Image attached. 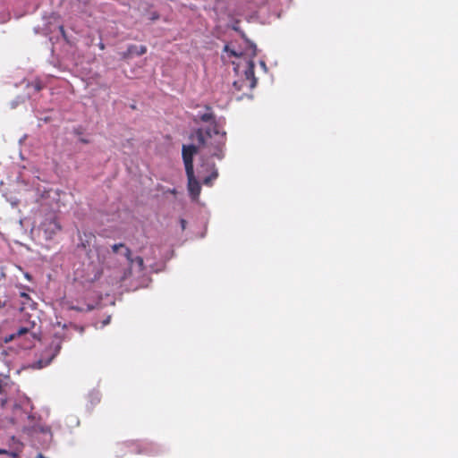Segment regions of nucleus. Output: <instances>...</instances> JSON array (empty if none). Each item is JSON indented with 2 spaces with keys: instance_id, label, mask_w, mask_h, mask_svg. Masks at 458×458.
Masks as SVG:
<instances>
[{
  "instance_id": "nucleus-3",
  "label": "nucleus",
  "mask_w": 458,
  "mask_h": 458,
  "mask_svg": "<svg viewBox=\"0 0 458 458\" xmlns=\"http://www.w3.org/2000/svg\"><path fill=\"white\" fill-rule=\"evenodd\" d=\"M241 66H242L244 68L242 72L244 73L246 80L250 83V87L254 88L257 84V79H256L255 73H254V67H255L254 62L252 60H247L244 58L242 61H241L239 64H237L236 66L234 67V70L236 72H239Z\"/></svg>"
},
{
  "instance_id": "nucleus-6",
  "label": "nucleus",
  "mask_w": 458,
  "mask_h": 458,
  "mask_svg": "<svg viewBox=\"0 0 458 458\" xmlns=\"http://www.w3.org/2000/svg\"><path fill=\"white\" fill-rule=\"evenodd\" d=\"M128 264H129V267L126 269H124L123 275L120 276L121 282L125 281L126 279H128L131 276V274H132L131 269L134 265L137 266L138 271L140 273H142L145 269L144 260L140 256H138L134 259L132 258V262L128 261Z\"/></svg>"
},
{
  "instance_id": "nucleus-14",
  "label": "nucleus",
  "mask_w": 458,
  "mask_h": 458,
  "mask_svg": "<svg viewBox=\"0 0 458 458\" xmlns=\"http://www.w3.org/2000/svg\"><path fill=\"white\" fill-rule=\"evenodd\" d=\"M59 32H61V33L63 34V36H64V37L65 36V34H64V29H63V27H62V26H59Z\"/></svg>"
},
{
  "instance_id": "nucleus-13",
  "label": "nucleus",
  "mask_w": 458,
  "mask_h": 458,
  "mask_svg": "<svg viewBox=\"0 0 458 458\" xmlns=\"http://www.w3.org/2000/svg\"><path fill=\"white\" fill-rule=\"evenodd\" d=\"M181 225H182V229H184L185 228V225H186V221L184 219H181Z\"/></svg>"
},
{
  "instance_id": "nucleus-17",
  "label": "nucleus",
  "mask_w": 458,
  "mask_h": 458,
  "mask_svg": "<svg viewBox=\"0 0 458 458\" xmlns=\"http://www.w3.org/2000/svg\"><path fill=\"white\" fill-rule=\"evenodd\" d=\"M81 141L82 143H84V144H87V143H89V141H88V140H83V139H82V140H81Z\"/></svg>"
},
{
  "instance_id": "nucleus-16",
  "label": "nucleus",
  "mask_w": 458,
  "mask_h": 458,
  "mask_svg": "<svg viewBox=\"0 0 458 458\" xmlns=\"http://www.w3.org/2000/svg\"><path fill=\"white\" fill-rule=\"evenodd\" d=\"M99 48L102 50L105 49V45L102 42L99 44Z\"/></svg>"
},
{
  "instance_id": "nucleus-12",
  "label": "nucleus",
  "mask_w": 458,
  "mask_h": 458,
  "mask_svg": "<svg viewBox=\"0 0 458 458\" xmlns=\"http://www.w3.org/2000/svg\"><path fill=\"white\" fill-rule=\"evenodd\" d=\"M224 51L225 53H227L228 56L231 57V56H236V57H239L240 56V54H238L235 50L232 49L230 47V46L228 45H225V47H224Z\"/></svg>"
},
{
  "instance_id": "nucleus-20",
  "label": "nucleus",
  "mask_w": 458,
  "mask_h": 458,
  "mask_svg": "<svg viewBox=\"0 0 458 458\" xmlns=\"http://www.w3.org/2000/svg\"><path fill=\"white\" fill-rule=\"evenodd\" d=\"M3 453H4V451H3V450H1V449H0V454H3Z\"/></svg>"
},
{
  "instance_id": "nucleus-5",
  "label": "nucleus",
  "mask_w": 458,
  "mask_h": 458,
  "mask_svg": "<svg viewBox=\"0 0 458 458\" xmlns=\"http://www.w3.org/2000/svg\"><path fill=\"white\" fill-rule=\"evenodd\" d=\"M187 179H188V191L191 197L193 199H197L201 191V186L199 182L197 180L194 174V171H191V174L186 172Z\"/></svg>"
},
{
  "instance_id": "nucleus-2",
  "label": "nucleus",
  "mask_w": 458,
  "mask_h": 458,
  "mask_svg": "<svg viewBox=\"0 0 458 458\" xmlns=\"http://www.w3.org/2000/svg\"><path fill=\"white\" fill-rule=\"evenodd\" d=\"M199 148H200L199 145H183L182 146V160L185 166V172H189L191 174V171H194L193 168V157L198 153ZM201 148H204L201 147Z\"/></svg>"
},
{
  "instance_id": "nucleus-18",
  "label": "nucleus",
  "mask_w": 458,
  "mask_h": 458,
  "mask_svg": "<svg viewBox=\"0 0 458 458\" xmlns=\"http://www.w3.org/2000/svg\"><path fill=\"white\" fill-rule=\"evenodd\" d=\"M35 89L38 91V90H39V89H40V87H39L38 85H36V86H35Z\"/></svg>"
},
{
  "instance_id": "nucleus-9",
  "label": "nucleus",
  "mask_w": 458,
  "mask_h": 458,
  "mask_svg": "<svg viewBox=\"0 0 458 458\" xmlns=\"http://www.w3.org/2000/svg\"><path fill=\"white\" fill-rule=\"evenodd\" d=\"M55 358V352H51L46 355V357L39 359L34 365L37 369H42L47 366Z\"/></svg>"
},
{
  "instance_id": "nucleus-11",
  "label": "nucleus",
  "mask_w": 458,
  "mask_h": 458,
  "mask_svg": "<svg viewBox=\"0 0 458 458\" xmlns=\"http://www.w3.org/2000/svg\"><path fill=\"white\" fill-rule=\"evenodd\" d=\"M218 176V173L216 170L213 171L210 175L207 176L203 180V183L208 186L212 185V182L216 180Z\"/></svg>"
},
{
  "instance_id": "nucleus-10",
  "label": "nucleus",
  "mask_w": 458,
  "mask_h": 458,
  "mask_svg": "<svg viewBox=\"0 0 458 458\" xmlns=\"http://www.w3.org/2000/svg\"><path fill=\"white\" fill-rule=\"evenodd\" d=\"M35 320H28V323L27 325L23 326V327H21L18 331H17V335H25L27 334L31 328L34 327L35 326Z\"/></svg>"
},
{
  "instance_id": "nucleus-7",
  "label": "nucleus",
  "mask_w": 458,
  "mask_h": 458,
  "mask_svg": "<svg viewBox=\"0 0 458 458\" xmlns=\"http://www.w3.org/2000/svg\"><path fill=\"white\" fill-rule=\"evenodd\" d=\"M111 249L113 253L122 254L126 258L127 261L132 262L131 251L125 244L114 243L111 246Z\"/></svg>"
},
{
  "instance_id": "nucleus-4",
  "label": "nucleus",
  "mask_w": 458,
  "mask_h": 458,
  "mask_svg": "<svg viewBox=\"0 0 458 458\" xmlns=\"http://www.w3.org/2000/svg\"><path fill=\"white\" fill-rule=\"evenodd\" d=\"M96 236L92 233H83L80 234V242L78 248H82L89 254L96 252L99 256L101 250L95 247Z\"/></svg>"
},
{
  "instance_id": "nucleus-15",
  "label": "nucleus",
  "mask_w": 458,
  "mask_h": 458,
  "mask_svg": "<svg viewBox=\"0 0 458 458\" xmlns=\"http://www.w3.org/2000/svg\"><path fill=\"white\" fill-rule=\"evenodd\" d=\"M21 296L25 298V299H29V295L27 293H21Z\"/></svg>"
},
{
  "instance_id": "nucleus-1",
  "label": "nucleus",
  "mask_w": 458,
  "mask_h": 458,
  "mask_svg": "<svg viewBox=\"0 0 458 458\" xmlns=\"http://www.w3.org/2000/svg\"><path fill=\"white\" fill-rule=\"evenodd\" d=\"M193 122L195 123H209L210 126L205 129L198 128L190 138L197 141L199 147L207 148L211 157L222 159L224 157L223 149L226 141V133L219 131L212 107L208 105L204 106V111H199L194 116Z\"/></svg>"
},
{
  "instance_id": "nucleus-8",
  "label": "nucleus",
  "mask_w": 458,
  "mask_h": 458,
  "mask_svg": "<svg viewBox=\"0 0 458 458\" xmlns=\"http://www.w3.org/2000/svg\"><path fill=\"white\" fill-rule=\"evenodd\" d=\"M147 47L145 46L137 47L135 45H131L128 47L127 51L123 53V58L126 59L133 55H142L146 54Z\"/></svg>"
},
{
  "instance_id": "nucleus-19",
  "label": "nucleus",
  "mask_w": 458,
  "mask_h": 458,
  "mask_svg": "<svg viewBox=\"0 0 458 458\" xmlns=\"http://www.w3.org/2000/svg\"><path fill=\"white\" fill-rule=\"evenodd\" d=\"M157 18H158L157 14H153V19H157Z\"/></svg>"
}]
</instances>
